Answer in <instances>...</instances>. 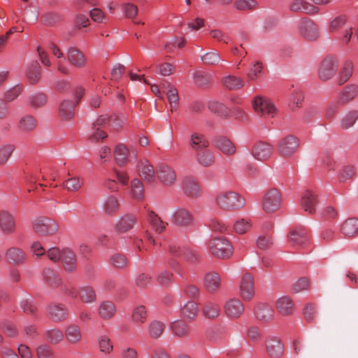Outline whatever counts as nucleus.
<instances>
[{
    "label": "nucleus",
    "mask_w": 358,
    "mask_h": 358,
    "mask_svg": "<svg viewBox=\"0 0 358 358\" xmlns=\"http://www.w3.org/2000/svg\"><path fill=\"white\" fill-rule=\"evenodd\" d=\"M120 208V203L117 199L113 195L108 196L103 204V212L108 215H115Z\"/></svg>",
    "instance_id": "c9c22d12"
},
{
    "label": "nucleus",
    "mask_w": 358,
    "mask_h": 358,
    "mask_svg": "<svg viewBox=\"0 0 358 358\" xmlns=\"http://www.w3.org/2000/svg\"><path fill=\"white\" fill-rule=\"evenodd\" d=\"M299 145L296 137L289 135L282 138L278 145V150L284 157H288L294 154Z\"/></svg>",
    "instance_id": "1a4fd4ad"
},
{
    "label": "nucleus",
    "mask_w": 358,
    "mask_h": 358,
    "mask_svg": "<svg viewBox=\"0 0 358 358\" xmlns=\"http://www.w3.org/2000/svg\"><path fill=\"white\" fill-rule=\"evenodd\" d=\"M356 174V169L353 165L348 164L341 167L338 174V179L340 182H345L353 178Z\"/></svg>",
    "instance_id": "3c124183"
},
{
    "label": "nucleus",
    "mask_w": 358,
    "mask_h": 358,
    "mask_svg": "<svg viewBox=\"0 0 358 358\" xmlns=\"http://www.w3.org/2000/svg\"><path fill=\"white\" fill-rule=\"evenodd\" d=\"M255 110L262 115H271L273 117L276 108L273 103L268 99L262 96H256L252 102Z\"/></svg>",
    "instance_id": "9b49d317"
},
{
    "label": "nucleus",
    "mask_w": 358,
    "mask_h": 358,
    "mask_svg": "<svg viewBox=\"0 0 358 358\" xmlns=\"http://www.w3.org/2000/svg\"><path fill=\"white\" fill-rule=\"evenodd\" d=\"M208 108L220 116H226L228 114V108L217 101H209Z\"/></svg>",
    "instance_id": "0e129e2a"
},
{
    "label": "nucleus",
    "mask_w": 358,
    "mask_h": 358,
    "mask_svg": "<svg viewBox=\"0 0 358 358\" xmlns=\"http://www.w3.org/2000/svg\"><path fill=\"white\" fill-rule=\"evenodd\" d=\"M208 248L210 253L218 258H229L232 255L233 246L231 243L222 237L215 238L209 241Z\"/></svg>",
    "instance_id": "f03ea898"
},
{
    "label": "nucleus",
    "mask_w": 358,
    "mask_h": 358,
    "mask_svg": "<svg viewBox=\"0 0 358 358\" xmlns=\"http://www.w3.org/2000/svg\"><path fill=\"white\" fill-rule=\"evenodd\" d=\"M183 189L188 196L196 197L201 194V188L195 178L186 177L183 182Z\"/></svg>",
    "instance_id": "473e14b6"
},
{
    "label": "nucleus",
    "mask_w": 358,
    "mask_h": 358,
    "mask_svg": "<svg viewBox=\"0 0 358 358\" xmlns=\"http://www.w3.org/2000/svg\"><path fill=\"white\" fill-rule=\"evenodd\" d=\"M266 351L268 355L278 358L283 354V345L276 337H269L266 341Z\"/></svg>",
    "instance_id": "393cba45"
},
{
    "label": "nucleus",
    "mask_w": 358,
    "mask_h": 358,
    "mask_svg": "<svg viewBox=\"0 0 358 358\" xmlns=\"http://www.w3.org/2000/svg\"><path fill=\"white\" fill-rule=\"evenodd\" d=\"M46 341L51 344H57L64 338L63 332L59 329H48L45 331Z\"/></svg>",
    "instance_id": "6e6d98bb"
},
{
    "label": "nucleus",
    "mask_w": 358,
    "mask_h": 358,
    "mask_svg": "<svg viewBox=\"0 0 358 358\" xmlns=\"http://www.w3.org/2000/svg\"><path fill=\"white\" fill-rule=\"evenodd\" d=\"M16 220L15 216L8 210H0V229L6 234H11L16 231Z\"/></svg>",
    "instance_id": "f8f14e48"
},
{
    "label": "nucleus",
    "mask_w": 358,
    "mask_h": 358,
    "mask_svg": "<svg viewBox=\"0 0 358 358\" xmlns=\"http://www.w3.org/2000/svg\"><path fill=\"white\" fill-rule=\"evenodd\" d=\"M79 299L83 303H92L95 301L96 296L94 288L91 286H83L78 289Z\"/></svg>",
    "instance_id": "c03bdc74"
},
{
    "label": "nucleus",
    "mask_w": 358,
    "mask_h": 358,
    "mask_svg": "<svg viewBox=\"0 0 358 358\" xmlns=\"http://www.w3.org/2000/svg\"><path fill=\"white\" fill-rule=\"evenodd\" d=\"M196 159L198 163L204 167L211 166L215 162V156L208 148L196 152Z\"/></svg>",
    "instance_id": "58836bf2"
},
{
    "label": "nucleus",
    "mask_w": 358,
    "mask_h": 358,
    "mask_svg": "<svg viewBox=\"0 0 358 358\" xmlns=\"http://www.w3.org/2000/svg\"><path fill=\"white\" fill-rule=\"evenodd\" d=\"M15 150V145L8 143L0 147V165H5Z\"/></svg>",
    "instance_id": "864d4df0"
},
{
    "label": "nucleus",
    "mask_w": 358,
    "mask_h": 358,
    "mask_svg": "<svg viewBox=\"0 0 358 358\" xmlns=\"http://www.w3.org/2000/svg\"><path fill=\"white\" fill-rule=\"evenodd\" d=\"M254 312L256 317L264 322H268L272 320L273 317V310L266 303L257 304Z\"/></svg>",
    "instance_id": "bb28decb"
},
{
    "label": "nucleus",
    "mask_w": 358,
    "mask_h": 358,
    "mask_svg": "<svg viewBox=\"0 0 358 358\" xmlns=\"http://www.w3.org/2000/svg\"><path fill=\"white\" fill-rule=\"evenodd\" d=\"M281 205V196L279 191L275 189H269L264 196L263 208L265 212L271 213L278 210Z\"/></svg>",
    "instance_id": "0eeeda50"
},
{
    "label": "nucleus",
    "mask_w": 358,
    "mask_h": 358,
    "mask_svg": "<svg viewBox=\"0 0 358 358\" xmlns=\"http://www.w3.org/2000/svg\"><path fill=\"white\" fill-rule=\"evenodd\" d=\"M45 281L51 287H57L62 284V278L57 271L47 268L43 271Z\"/></svg>",
    "instance_id": "e433bc0d"
},
{
    "label": "nucleus",
    "mask_w": 358,
    "mask_h": 358,
    "mask_svg": "<svg viewBox=\"0 0 358 358\" xmlns=\"http://www.w3.org/2000/svg\"><path fill=\"white\" fill-rule=\"evenodd\" d=\"M36 126V120L31 115L22 117L18 123V127L23 131H32Z\"/></svg>",
    "instance_id": "13d9d810"
},
{
    "label": "nucleus",
    "mask_w": 358,
    "mask_h": 358,
    "mask_svg": "<svg viewBox=\"0 0 358 358\" xmlns=\"http://www.w3.org/2000/svg\"><path fill=\"white\" fill-rule=\"evenodd\" d=\"M273 152L272 146L265 142L257 143L252 148V155L258 160L264 161L268 159Z\"/></svg>",
    "instance_id": "412c9836"
},
{
    "label": "nucleus",
    "mask_w": 358,
    "mask_h": 358,
    "mask_svg": "<svg viewBox=\"0 0 358 358\" xmlns=\"http://www.w3.org/2000/svg\"><path fill=\"white\" fill-rule=\"evenodd\" d=\"M224 313L227 316L231 319H236L244 312L243 303L237 299L228 300L224 305Z\"/></svg>",
    "instance_id": "dca6fc26"
},
{
    "label": "nucleus",
    "mask_w": 358,
    "mask_h": 358,
    "mask_svg": "<svg viewBox=\"0 0 358 358\" xmlns=\"http://www.w3.org/2000/svg\"><path fill=\"white\" fill-rule=\"evenodd\" d=\"M84 184V180L82 178L73 176L68 178L64 182L65 187L71 192L78 191Z\"/></svg>",
    "instance_id": "bf43d9fd"
},
{
    "label": "nucleus",
    "mask_w": 358,
    "mask_h": 358,
    "mask_svg": "<svg viewBox=\"0 0 358 358\" xmlns=\"http://www.w3.org/2000/svg\"><path fill=\"white\" fill-rule=\"evenodd\" d=\"M221 282L220 275L215 271L208 272L203 277L204 287L210 293L217 292L221 286Z\"/></svg>",
    "instance_id": "a211bd4d"
},
{
    "label": "nucleus",
    "mask_w": 358,
    "mask_h": 358,
    "mask_svg": "<svg viewBox=\"0 0 358 358\" xmlns=\"http://www.w3.org/2000/svg\"><path fill=\"white\" fill-rule=\"evenodd\" d=\"M45 48H48V49H50L52 51V54L55 57L58 58L63 57V53L59 48V46H37L38 54L40 57L41 62L45 66H50V62L48 59V55Z\"/></svg>",
    "instance_id": "7c9ffc66"
},
{
    "label": "nucleus",
    "mask_w": 358,
    "mask_h": 358,
    "mask_svg": "<svg viewBox=\"0 0 358 358\" xmlns=\"http://www.w3.org/2000/svg\"><path fill=\"white\" fill-rule=\"evenodd\" d=\"M358 119V110L349 111L341 120V127L343 129H348L352 127Z\"/></svg>",
    "instance_id": "5fc2aeb1"
},
{
    "label": "nucleus",
    "mask_w": 358,
    "mask_h": 358,
    "mask_svg": "<svg viewBox=\"0 0 358 358\" xmlns=\"http://www.w3.org/2000/svg\"><path fill=\"white\" fill-rule=\"evenodd\" d=\"M180 312L182 317L190 321H192L195 320L198 315V305L193 301H188L181 308Z\"/></svg>",
    "instance_id": "ea45409f"
},
{
    "label": "nucleus",
    "mask_w": 358,
    "mask_h": 358,
    "mask_svg": "<svg viewBox=\"0 0 358 358\" xmlns=\"http://www.w3.org/2000/svg\"><path fill=\"white\" fill-rule=\"evenodd\" d=\"M157 176L160 182L166 185L173 184L176 180L175 171L172 167L164 163L158 165Z\"/></svg>",
    "instance_id": "4468645a"
},
{
    "label": "nucleus",
    "mask_w": 358,
    "mask_h": 358,
    "mask_svg": "<svg viewBox=\"0 0 358 358\" xmlns=\"http://www.w3.org/2000/svg\"><path fill=\"white\" fill-rule=\"evenodd\" d=\"M202 313L208 319H215L220 314V308L217 303L206 301L203 304Z\"/></svg>",
    "instance_id": "79ce46f5"
},
{
    "label": "nucleus",
    "mask_w": 358,
    "mask_h": 358,
    "mask_svg": "<svg viewBox=\"0 0 358 358\" xmlns=\"http://www.w3.org/2000/svg\"><path fill=\"white\" fill-rule=\"evenodd\" d=\"M337 69V58L334 55H328L321 62L318 70L319 78L322 80H328L335 75Z\"/></svg>",
    "instance_id": "20e7f679"
},
{
    "label": "nucleus",
    "mask_w": 358,
    "mask_h": 358,
    "mask_svg": "<svg viewBox=\"0 0 358 358\" xmlns=\"http://www.w3.org/2000/svg\"><path fill=\"white\" fill-rule=\"evenodd\" d=\"M358 95V85H348L343 87L338 97V103L342 106L352 101Z\"/></svg>",
    "instance_id": "a878e982"
},
{
    "label": "nucleus",
    "mask_w": 358,
    "mask_h": 358,
    "mask_svg": "<svg viewBox=\"0 0 358 358\" xmlns=\"http://www.w3.org/2000/svg\"><path fill=\"white\" fill-rule=\"evenodd\" d=\"M165 325L159 321L152 322L148 327V333L153 338H158L164 332Z\"/></svg>",
    "instance_id": "052dcab7"
},
{
    "label": "nucleus",
    "mask_w": 358,
    "mask_h": 358,
    "mask_svg": "<svg viewBox=\"0 0 358 358\" xmlns=\"http://www.w3.org/2000/svg\"><path fill=\"white\" fill-rule=\"evenodd\" d=\"M136 223V216L131 214H127L119 220L115 225V229L119 233H125L131 229Z\"/></svg>",
    "instance_id": "c756f323"
},
{
    "label": "nucleus",
    "mask_w": 358,
    "mask_h": 358,
    "mask_svg": "<svg viewBox=\"0 0 358 358\" xmlns=\"http://www.w3.org/2000/svg\"><path fill=\"white\" fill-rule=\"evenodd\" d=\"M148 313L144 306L136 307L132 313L131 318L133 322L136 323H143L146 321Z\"/></svg>",
    "instance_id": "e2e57ef3"
},
{
    "label": "nucleus",
    "mask_w": 358,
    "mask_h": 358,
    "mask_svg": "<svg viewBox=\"0 0 358 358\" xmlns=\"http://www.w3.org/2000/svg\"><path fill=\"white\" fill-rule=\"evenodd\" d=\"M300 34L309 41H313L318 37V27L310 19L303 18L299 24Z\"/></svg>",
    "instance_id": "ddd939ff"
},
{
    "label": "nucleus",
    "mask_w": 358,
    "mask_h": 358,
    "mask_svg": "<svg viewBox=\"0 0 358 358\" xmlns=\"http://www.w3.org/2000/svg\"><path fill=\"white\" fill-rule=\"evenodd\" d=\"M30 106L37 108L43 106L47 102V96L43 92H38L29 97Z\"/></svg>",
    "instance_id": "69168bd1"
},
{
    "label": "nucleus",
    "mask_w": 358,
    "mask_h": 358,
    "mask_svg": "<svg viewBox=\"0 0 358 358\" xmlns=\"http://www.w3.org/2000/svg\"><path fill=\"white\" fill-rule=\"evenodd\" d=\"M194 216L187 209L180 208L173 214L171 222L180 227H187L192 224Z\"/></svg>",
    "instance_id": "2eb2a0df"
},
{
    "label": "nucleus",
    "mask_w": 358,
    "mask_h": 358,
    "mask_svg": "<svg viewBox=\"0 0 358 358\" xmlns=\"http://www.w3.org/2000/svg\"><path fill=\"white\" fill-rule=\"evenodd\" d=\"M353 73V64L350 61H346L339 71L338 79L340 85L346 83L352 76Z\"/></svg>",
    "instance_id": "09e8293b"
},
{
    "label": "nucleus",
    "mask_w": 358,
    "mask_h": 358,
    "mask_svg": "<svg viewBox=\"0 0 358 358\" xmlns=\"http://www.w3.org/2000/svg\"><path fill=\"white\" fill-rule=\"evenodd\" d=\"M289 9L293 12L306 14H317L320 10L319 8L304 0H294L289 4Z\"/></svg>",
    "instance_id": "4be33fe9"
},
{
    "label": "nucleus",
    "mask_w": 358,
    "mask_h": 358,
    "mask_svg": "<svg viewBox=\"0 0 358 358\" xmlns=\"http://www.w3.org/2000/svg\"><path fill=\"white\" fill-rule=\"evenodd\" d=\"M189 144L195 153L208 148L210 145V143L206 136L199 132H193L191 134Z\"/></svg>",
    "instance_id": "6ab92c4d"
},
{
    "label": "nucleus",
    "mask_w": 358,
    "mask_h": 358,
    "mask_svg": "<svg viewBox=\"0 0 358 358\" xmlns=\"http://www.w3.org/2000/svg\"><path fill=\"white\" fill-rule=\"evenodd\" d=\"M75 105L70 100L63 101L59 106V116L62 120L68 121L72 119L75 114Z\"/></svg>",
    "instance_id": "f704fd0d"
},
{
    "label": "nucleus",
    "mask_w": 358,
    "mask_h": 358,
    "mask_svg": "<svg viewBox=\"0 0 358 358\" xmlns=\"http://www.w3.org/2000/svg\"><path fill=\"white\" fill-rule=\"evenodd\" d=\"M113 266L117 268L123 269L128 265V259L123 254H115L110 258Z\"/></svg>",
    "instance_id": "774afa93"
},
{
    "label": "nucleus",
    "mask_w": 358,
    "mask_h": 358,
    "mask_svg": "<svg viewBox=\"0 0 358 358\" xmlns=\"http://www.w3.org/2000/svg\"><path fill=\"white\" fill-rule=\"evenodd\" d=\"M213 144L224 155H231L236 152V147L233 143L226 137H215L213 140Z\"/></svg>",
    "instance_id": "b1692460"
},
{
    "label": "nucleus",
    "mask_w": 358,
    "mask_h": 358,
    "mask_svg": "<svg viewBox=\"0 0 358 358\" xmlns=\"http://www.w3.org/2000/svg\"><path fill=\"white\" fill-rule=\"evenodd\" d=\"M216 203L222 209L236 210L244 206L245 199L235 192L223 191L217 195Z\"/></svg>",
    "instance_id": "f257e3e1"
},
{
    "label": "nucleus",
    "mask_w": 358,
    "mask_h": 358,
    "mask_svg": "<svg viewBox=\"0 0 358 358\" xmlns=\"http://www.w3.org/2000/svg\"><path fill=\"white\" fill-rule=\"evenodd\" d=\"M166 94L171 112L176 110L179 103V96L177 89L171 83H168V90L166 92Z\"/></svg>",
    "instance_id": "de8ad7c7"
},
{
    "label": "nucleus",
    "mask_w": 358,
    "mask_h": 358,
    "mask_svg": "<svg viewBox=\"0 0 358 358\" xmlns=\"http://www.w3.org/2000/svg\"><path fill=\"white\" fill-rule=\"evenodd\" d=\"M348 16L345 15H339L333 18L329 24V30L331 33L337 31L345 26L348 22Z\"/></svg>",
    "instance_id": "4d7b16f0"
},
{
    "label": "nucleus",
    "mask_w": 358,
    "mask_h": 358,
    "mask_svg": "<svg viewBox=\"0 0 358 358\" xmlns=\"http://www.w3.org/2000/svg\"><path fill=\"white\" fill-rule=\"evenodd\" d=\"M317 204V196L311 190H306L303 192L301 196V205L302 208L308 212L309 214L315 213V207Z\"/></svg>",
    "instance_id": "aec40b11"
},
{
    "label": "nucleus",
    "mask_w": 358,
    "mask_h": 358,
    "mask_svg": "<svg viewBox=\"0 0 358 358\" xmlns=\"http://www.w3.org/2000/svg\"><path fill=\"white\" fill-rule=\"evenodd\" d=\"M62 264L67 272H73L76 269L77 261L75 253L69 248L63 249L61 257Z\"/></svg>",
    "instance_id": "5701e85b"
},
{
    "label": "nucleus",
    "mask_w": 358,
    "mask_h": 358,
    "mask_svg": "<svg viewBox=\"0 0 358 358\" xmlns=\"http://www.w3.org/2000/svg\"><path fill=\"white\" fill-rule=\"evenodd\" d=\"M303 101V95L300 90H295L289 97V106L294 110L296 108L301 107Z\"/></svg>",
    "instance_id": "338daca9"
},
{
    "label": "nucleus",
    "mask_w": 358,
    "mask_h": 358,
    "mask_svg": "<svg viewBox=\"0 0 358 358\" xmlns=\"http://www.w3.org/2000/svg\"><path fill=\"white\" fill-rule=\"evenodd\" d=\"M67 56L69 62L73 66L78 68L83 67L85 66V56L76 47H71L68 51Z\"/></svg>",
    "instance_id": "72a5a7b5"
},
{
    "label": "nucleus",
    "mask_w": 358,
    "mask_h": 358,
    "mask_svg": "<svg viewBox=\"0 0 358 358\" xmlns=\"http://www.w3.org/2000/svg\"><path fill=\"white\" fill-rule=\"evenodd\" d=\"M341 231L345 236L352 237L358 233V219L349 218L342 224Z\"/></svg>",
    "instance_id": "4c0bfd02"
},
{
    "label": "nucleus",
    "mask_w": 358,
    "mask_h": 358,
    "mask_svg": "<svg viewBox=\"0 0 358 358\" xmlns=\"http://www.w3.org/2000/svg\"><path fill=\"white\" fill-rule=\"evenodd\" d=\"M65 334L66 339L71 343L79 342L82 337L79 326L75 324H71L66 327Z\"/></svg>",
    "instance_id": "a18cd8bd"
},
{
    "label": "nucleus",
    "mask_w": 358,
    "mask_h": 358,
    "mask_svg": "<svg viewBox=\"0 0 358 358\" xmlns=\"http://www.w3.org/2000/svg\"><path fill=\"white\" fill-rule=\"evenodd\" d=\"M136 171L141 178L148 183H152L155 180L157 171L150 161L145 158L140 159L136 165Z\"/></svg>",
    "instance_id": "39448f33"
},
{
    "label": "nucleus",
    "mask_w": 358,
    "mask_h": 358,
    "mask_svg": "<svg viewBox=\"0 0 358 358\" xmlns=\"http://www.w3.org/2000/svg\"><path fill=\"white\" fill-rule=\"evenodd\" d=\"M288 240L290 245L295 248L305 246L308 242V230L302 227L297 226L290 229Z\"/></svg>",
    "instance_id": "423d86ee"
},
{
    "label": "nucleus",
    "mask_w": 358,
    "mask_h": 358,
    "mask_svg": "<svg viewBox=\"0 0 358 358\" xmlns=\"http://www.w3.org/2000/svg\"><path fill=\"white\" fill-rule=\"evenodd\" d=\"M32 228L40 236H52L58 231L59 224L52 218L40 217L33 222Z\"/></svg>",
    "instance_id": "7ed1b4c3"
},
{
    "label": "nucleus",
    "mask_w": 358,
    "mask_h": 358,
    "mask_svg": "<svg viewBox=\"0 0 358 358\" xmlns=\"http://www.w3.org/2000/svg\"><path fill=\"white\" fill-rule=\"evenodd\" d=\"M129 150L123 143L117 144L114 148V158L120 166L126 165L129 161Z\"/></svg>",
    "instance_id": "c85d7f7f"
},
{
    "label": "nucleus",
    "mask_w": 358,
    "mask_h": 358,
    "mask_svg": "<svg viewBox=\"0 0 358 358\" xmlns=\"http://www.w3.org/2000/svg\"><path fill=\"white\" fill-rule=\"evenodd\" d=\"M131 196L136 200H142L144 197V186L142 181L138 178L131 180Z\"/></svg>",
    "instance_id": "603ef678"
},
{
    "label": "nucleus",
    "mask_w": 358,
    "mask_h": 358,
    "mask_svg": "<svg viewBox=\"0 0 358 358\" xmlns=\"http://www.w3.org/2000/svg\"><path fill=\"white\" fill-rule=\"evenodd\" d=\"M99 313L103 319L108 320L115 315L116 308L113 302L106 301L100 304Z\"/></svg>",
    "instance_id": "49530a36"
},
{
    "label": "nucleus",
    "mask_w": 358,
    "mask_h": 358,
    "mask_svg": "<svg viewBox=\"0 0 358 358\" xmlns=\"http://www.w3.org/2000/svg\"><path fill=\"white\" fill-rule=\"evenodd\" d=\"M1 331L10 338L16 337L18 335V330L16 325L9 321H6L0 324Z\"/></svg>",
    "instance_id": "680f3d73"
},
{
    "label": "nucleus",
    "mask_w": 358,
    "mask_h": 358,
    "mask_svg": "<svg viewBox=\"0 0 358 358\" xmlns=\"http://www.w3.org/2000/svg\"><path fill=\"white\" fill-rule=\"evenodd\" d=\"M5 257L8 263L14 265L24 264L27 260L25 252L17 247L8 248L6 252Z\"/></svg>",
    "instance_id": "f3484780"
},
{
    "label": "nucleus",
    "mask_w": 358,
    "mask_h": 358,
    "mask_svg": "<svg viewBox=\"0 0 358 358\" xmlns=\"http://www.w3.org/2000/svg\"><path fill=\"white\" fill-rule=\"evenodd\" d=\"M276 308L280 314L287 316L293 313L294 305L290 297L284 296L277 300Z\"/></svg>",
    "instance_id": "cd10ccee"
},
{
    "label": "nucleus",
    "mask_w": 358,
    "mask_h": 358,
    "mask_svg": "<svg viewBox=\"0 0 358 358\" xmlns=\"http://www.w3.org/2000/svg\"><path fill=\"white\" fill-rule=\"evenodd\" d=\"M48 317L55 322H63L69 317V310L63 303H50L48 307Z\"/></svg>",
    "instance_id": "9d476101"
},
{
    "label": "nucleus",
    "mask_w": 358,
    "mask_h": 358,
    "mask_svg": "<svg viewBox=\"0 0 358 358\" xmlns=\"http://www.w3.org/2000/svg\"><path fill=\"white\" fill-rule=\"evenodd\" d=\"M171 328L175 336L181 338L189 336L190 332L189 326L183 320H176L172 322Z\"/></svg>",
    "instance_id": "a19ab883"
},
{
    "label": "nucleus",
    "mask_w": 358,
    "mask_h": 358,
    "mask_svg": "<svg viewBox=\"0 0 358 358\" xmlns=\"http://www.w3.org/2000/svg\"><path fill=\"white\" fill-rule=\"evenodd\" d=\"M26 76L31 85L37 84L41 78V68L38 62H33L27 69Z\"/></svg>",
    "instance_id": "2f4dec72"
},
{
    "label": "nucleus",
    "mask_w": 358,
    "mask_h": 358,
    "mask_svg": "<svg viewBox=\"0 0 358 358\" xmlns=\"http://www.w3.org/2000/svg\"><path fill=\"white\" fill-rule=\"evenodd\" d=\"M148 220L152 228L159 234L162 233L167 225V223L164 222L158 215L152 210L148 212Z\"/></svg>",
    "instance_id": "37998d69"
},
{
    "label": "nucleus",
    "mask_w": 358,
    "mask_h": 358,
    "mask_svg": "<svg viewBox=\"0 0 358 358\" xmlns=\"http://www.w3.org/2000/svg\"><path fill=\"white\" fill-rule=\"evenodd\" d=\"M240 295L243 299L250 301L255 295L254 277L250 273H245L243 275L240 286Z\"/></svg>",
    "instance_id": "6e6552de"
},
{
    "label": "nucleus",
    "mask_w": 358,
    "mask_h": 358,
    "mask_svg": "<svg viewBox=\"0 0 358 358\" xmlns=\"http://www.w3.org/2000/svg\"><path fill=\"white\" fill-rule=\"evenodd\" d=\"M222 84L229 90H236L243 87V81L235 76H227L222 78Z\"/></svg>",
    "instance_id": "8fccbe9b"
}]
</instances>
